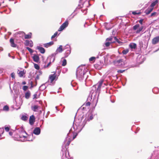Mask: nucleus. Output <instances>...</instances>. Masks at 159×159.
<instances>
[{
	"mask_svg": "<svg viewBox=\"0 0 159 159\" xmlns=\"http://www.w3.org/2000/svg\"><path fill=\"white\" fill-rule=\"evenodd\" d=\"M103 82V80H101L97 84L94 85L92 88L89 96L88 98V100H90L91 103L95 104V106L98 101L99 91Z\"/></svg>",
	"mask_w": 159,
	"mask_h": 159,
	"instance_id": "f257e3e1",
	"label": "nucleus"
},
{
	"mask_svg": "<svg viewBox=\"0 0 159 159\" xmlns=\"http://www.w3.org/2000/svg\"><path fill=\"white\" fill-rule=\"evenodd\" d=\"M76 126H78V127L76 126V128L75 129V127L74 126L73 128H71V129L69 131V132L67 134V137L66 138V140H65L64 142H65L67 140H69V137H70V134L72 132L73 134V140L74 139L77 135L80 132L83 128L84 126V124L83 125H79L78 124H76ZM70 141L68 140L67 141V144L69 145L70 143Z\"/></svg>",
	"mask_w": 159,
	"mask_h": 159,
	"instance_id": "f03ea898",
	"label": "nucleus"
},
{
	"mask_svg": "<svg viewBox=\"0 0 159 159\" xmlns=\"http://www.w3.org/2000/svg\"><path fill=\"white\" fill-rule=\"evenodd\" d=\"M88 72V69L84 66H80L77 69L76 77L79 80H83L87 72Z\"/></svg>",
	"mask_w": 159,
	"mask_h": 159,
	"instance_id": "7ed1b4c3",
	"label": "nucleus"
},
{
	"mask_svg": "<svg viewBox=\"0 0 159 159\" xmlns=\"http://www.w3.org/2000/svg\"><path fill=\"white\" fill-rule=\"evenodd\" d=\"M67 48L68 49L67 50L66 53L67 54V56L70 53V46L69 45H66L63 49L62 48V46L60 45L59 47L57 48L55 52L53 53V55H56L58 53L61 52L63 50Z\"/></svg>",
	"mask_w": 159,
	"mask_h": 159,
	"instance_id": "20e7f679",
	"label": "nucleus"
},
{
	"mask_svg": "<svg viewBox=\"0 0 159 159\" xmlns=\"http://www.w3.org/2000/svg\"><path fill=\"white\" fill-rule=\"evenodd\" d=\"M18 133H19V138H20V140L22 142L29 141L27 140V137L25 135H27V133L22 128H21L18 129Z\"/></svg>",
	"mask_w": 159,
	"mask_h": 159,
	"instance_id": "39448f33",
	"label": "nucleus"
},
{
	"mask_svg": "<svg viewBox=\"0 0 159 159\" xmlns=\"http://www.w3.org/2000/svg\"><path fill=\"white\" fill-rule=\"evenodd\" d=\"M56 55H53V53H52L51 56L48 57L47 60V62H48V63L47 65H45L44 66V68L48 67L50 65L51 63L54 62L55 59Z\"/></svg>",
	"mask_w": 159,
	"mask_h": 159,
	"instance_id": "423d86ee",
	"label": "nucleus"
},
{
	"mask_svg": "<svg viewBox=\"0 0 159 159\" xmlns=\"http://www.w3.org/2000/svg\"><path fill=\"white\" fill-rule=\"evenodd\" d=\"M115 65L119 67H123L126 64L125 61L122 59H120L114 61Z\"/></svg>",
	"mask_w": 159,
	"mask_h": 159,
	"instance_id": "0eeeda50",
	"label": "nucleus"
},
{
	"mask_svg": "<svg viewBox=\"0 0 159 159\" xmlns=\"http://www.w3.org/2000/svg\"><path fill=\"white\" fill-rule=\"evenodd\" d=\"M78 124V125H82L84 124V126L86 124V122L85 121H80V120H79L78 121L76 122L75 121V122H74L73 123V125L71 128H73L74 126L75 127V129L76 128V126L78 127V126H76V124Z\"/></svg>",
	"mask_w": 159,
	"mask_h": 159,
	"instance_id": "6e6552de",
	"label": "nucleus"
},
{
	"mask_svg": "<svg viewBox=\"0 0 159 159\" xmlns=\"http://www.w3.org/2000/svg\"><path fill=\"white\" fill-rule=\"evenodd\" d=\"M68 25V22L67 21H66L65 22L63 23L60 26V28L58 30V31H61L63 30L65 28L67 27Z\"/></svg>",
	"mask_w": 159,
	"mask_h": 159,
	"instance_id": "1a4fd4ad",
	"label": "nucleus"
},
{
	"mask_svg": "<svg viewBox=\"0 0 159 159\" xmlns=\"http://www.w3.org/2000/svg\"><path fill=\"white\" fill-rule=\"evenodd\" d=\"M40 128L39 127H36L34 130L33 133L35 135H38L40 134Z\"/></svg>",
	"mask_w": 159,
	"mask_h": 159,
	"instance_id": "9d476101",
	"label": "nucleus"
},
{
	"mask_svg": "<svg viewBox=\"0 0 159 159\" xmlns=\"http://www.w3.org/2000/svg\"><path fill=\"white\" fill-rule=\"evenodd\" d=\"M35 121V118L34 115H32L30 117L29 123L31 125H33Z\"/></svg>",
	"mask_w": 159,
	"mask_h": 159,
	"instance_id": "9b49d317",
	"label": "nucleus"
},
{
	"mask_svg": "<svg viewBox=\"0 0 159 159\" xmlns=\"http://www.w3.org/2000/svg\"><path fill=\"white\" fill-rule=\"evenodd\" d=\"M56 76V75L55 73L53 74H52L50 75L49 77V79L50 81V83H52L53 80L55 79Z\"/></svg>",
	"mask_w": 159,
	"mask_h": 159,
	"instance_id": "f8f14e48",
	"label": "nucleus"
},
{
	"mask_svg": "<svg viewBox=\"0 0 159 159\" xmlns=\"http://www.w3.org/2000/svg\"><path fill=\"white\" fill-rule=\"evenodd\" d=\"M25 44L26 45L29 46L31 47H33V43L31 40H26L25 41Z\"/></svg>",
	"mask_w": 159,
	"mask_h": 159,
	"instance_id": "ddd939ff",
	"label": "nucleus"
},
{
	"mask_svg": "<svg viewBox=\"0 0 159 159\" xmlns=\"http://www.w3.org/2000/svg\"><path fill=\"white\" fill-rule=\"evenodd\" d=\"M159 41V36H157L154 38L152 40V43L153 44H155Z\"/></svg>",
	"mask_w": 159,
	"mask_h": 159,
	"instance_id": "4468645a",
	"label": "nucleus"
},
{
	"mask_svg": "<svg viewBox=\"0 0 159 159\" xmlns=\"http://www.w3.org/2000/svg\"><path fill=\"white\" fill-rule=\"evenodd\" d=\"M104 25L106 29L107 30L111 29L113 26L111 24L106 23H105Z\"/></svg>",
	"mask_w": 159,
	"mask_h": 159,
	"instance_id": "2eb2a0df",
	"label": "nucleus"
},
{
	"mask_svg": "<svg viewBox=\"0 0 159 159\" xmlns=\"http://www.w3.org/2000/svg\"><path fill=\"white\" fill-rule=\"evenodd\" d=\"M153 9L152 7L150 6L145 11V13L146 14L148 15L150 13Z\"/></svg>",
	"mask_w": 159,
	"mask_h": 159,
	"instance_id": "dca6fc26",
	"label": "nucleus"
},
{
	"mask_svg": "<svg viewBox=\"0 0 159 159\" xmlns=\"http://www.w3.org/2000/svg\"><path fill=\"white\" fill-rule=\"evenodd\" d=\"M10 42L11 43V46L13 47H16V45L14 43V40L12 38L10 39Z\"/></svg>",
	"mask_w": 159,
	"mask_h": 159,
	"instance_id": "f3484780",
	"label": "nucleus"
},
{
	"mask_svg": "<svg viewBox=\"0 0 159 159\" xmlns=\"http://www.w3.org/2000/svg\"><path fill=\"white\" fill-rule=\"evenodd\" d=\"M53 43L54 42L53 41H51L49 43L44 44L43 45L45 47L47 48L52 45Z\"/></svg>",
	"mask_w": 159,
	"mask_h": 159,
	"instance_id": "a211bd4d",
	"label": "nucleus"
},
{
	"mask_svg": "<svg viewBox=\"0 0 159 159\" xmlns=\"http://www.w3.org/2000/svg\"><path fill=\"white\" fill-rule=\"evenodd\" d=\"M37 48L41 53H45V50L43 48L40 46H37Z\"/></svg>",
	"mask_w": 159,
	"mask_h": 159,
	"instance_id": "6ab92c4d",
	"label": "nucleus"
},
{
	"mask_svg": "<svg viewBox=\"0 0 159 159\" xmlns=\"http://www.w3.org/2000/svg\"><path fill=\"white\" fill-rule=\"evenodd\" d=\"M114 37L112 36L108 38H107L106 39V41L110 42L111 43H115V41L113 40V39Z\"/></svg>",
	"mask_w": 159,
	"mask_h": 159,
	"instance_id": "aec40b11",
	"label": "nucleus"
},
{
	"mask_svg": "<svg viewBox=\"0 0 159 159\" xmlns=\"http://www.w3.org/2000/svg\"><path fill=\"white\" fill-rule=\"evenodd\" d=\"M34 61L38 62L39 60V57L37 55H34L32 57Z\"/></svg>",
	"mask_w": 159,
	"mask_h": 159,
	"instance_id": "412c9836",
	"label": "nucleus"
},
{
	"mask_svg": "<svg viewBox=\"0 0 159 159\" xmlns=\"http://www.w3.org/2000/svg\"><path fill=\"white\" fill-rule=\"evenodd\" d=\"M46 84H42L39 87V90L41 91H43L46 88V86L45 85Z\"/></svg>",
	"mask_w": 159,
	"mask_h": 159,
	"instance_id": "4be33fe9",
	"label": "nucleus"
},
{
	"mask_svg": "<svg viewBox=\"0 0 159 159\" xmlns=\"http://www.w3.org/2000/svg\"><path fill=\"white\" fill-rule=\"evenodd\" d=\"M136 46V44L134 43H131L129 44V47L131 49H135Z\"/></svg>",
	"mask_w": 159,
	"mask_h": 159,
	"instance_id": "5701e85b",
	"label": "nucleus"
},
{
	"mask_svg": "<svg viewBox=\"0 0 159 159\" xmlns=\"http://www.w3.org/2000/svg\"><path fill=\"white\" fill-rule=\"evenodd\" d=\"M17 35L19 37H23V36L25 35V33L23 31H20L17 33Z\"/></svg>",
	"mask_w": 159,
	"mask_h": 159,
	"instance_id": "b1692460",
	"label": "nucleus"
},
{
	"mask_svg": "<svg viewBox=\"0 0 159 159\" xmlns=\"http://www.w3.org/2000/svg\"><path fill=\"white\" fill-rule=\"evenodd\" d=\"M158 0H156L155 1L152 3L150 6V7H152V8L153 9L154 6H155V5L158 3Z\"/></svg>",
	"mask_w": 159,
	"mask_h": 159,
	"instance_id": "393cba45",
	"label": "nucleus"
},
{
	"mask_svg": "<svg viewBox=\"0 0 159 159\" xmlns=\"http://www.w3.org/2000/svg\"><path fill=\"white\" fill-rule=\"evenodd\" d=\"M88 115V118L87 120H88L89 121L92 120L93 118V115L91 113H89L87 114Z\"/></svg>",
	"mask_w": 159,
	"mask_h": 159,
	"instance_id": "a878e982",
	"label": "nucleus"
},
{
	"mask_svg": "<svg viewBox=\"0 0 159 159\" xmlns=\"http://www.w3.org/2000/svg\"><path fill=\"white\" fill-rule=\"evenodd\" d=\"M114 38L115 41L116 42L119 44H122L123 43V42L121 40H120V39L117 38L116 37H114Z\"/></svg>",
	"mask_w": 159,
	"mask_h": 159,
	"instance_id": "bb28decb",
	"label": "nucleus"
},
{
	"mask_svg": "<svg viewBox=\"0 0 159 159\" xmlns=\"http://www.w3.org/2000/svg\"><path fill=\"white\" fill-rule=\"evenodd\" d=\"M28 118L27 116L24 115H22L21 118V119L22 120L25 121L27 120Z\"/></svg>",
	"mask_w": 159,
	"mask_h": 159,
	"instance_id": "cd10ccee",
	"label": "nucleus"
},
{
	"mask_svg": "<svg viewBox=\"0 0 159 159\" xmlns=\"http://www.w3.org/2000/svg\"><path fill=\"white\" fill-rule=\"evenodd\" d=\"M17 73L18 74L19 76L20 77H22L25 73L24 71L18 70Z\"/></svg>",
	"mask_w": 159,
	"mask_h": 159,
	"instance_id": "c85d7f7f",
	"label": "nucleus"
},
{
	"mask_svg": "<svg viewBox=\"0 0 159 159\" xmlns=\"http://www.w3.org/2000/svg\"><path fill=\"white\" fill-rule=\"evenodd\" d=\"M31 33H30L28 34H25V35H25V39H28L31 38Z\"/></svg>",
	"mask_w": 159,
	"mask_h": 159,
	"instance_id": "c756f323",
	"label": "nucleus"
},
{
	"mask_svg": "<svg viewBox=\"0 0 159 159\" xmlns=\"http://www.w3.org/2000/svg\"><path fill=\"white\" fill-rule=\"evenodd\" d=\"M38 108V106L37 105H34L32 107V110L34 111H37V110Z\"/></svg>",
	"mask_w": 159,
	"mask_h": 159,
	"instance_id": "7c9ffc66",
	"label": "nucleus"
},
{
	"mask_svg": "<svg viewBox=\"0 0 159 159\" xmlns=\"http://www.w3.org/2000/svg\"><path fill=\"white\" fill-rule=\"evenodd\" d=\"M62 159H69L68 157H67L66 156V153L64 152L63 153V155L62 157Z\"/></svg>",
	"mask_w": 159,
	"mask_h": 159,
	"instance_id": "2f4dec72",
	"label": "nucleus"
},
{
	"mask_svg": "<svg viewBox=\"0 0 159 159\" xmlns=\"http://www.w3.org/2000/svg\"><path fill=\"white\" fill-rule=\"evenodd\" d=\"M25 97L26 98L28 99L30 96V92H26L25 94Z\"/></svg>",
	"mask_w": 159,
	"mask_h": 159,
	"instance_id": "473e14b6",
	"label": "nucleus"
},
{
	"mask_svg": "<svg viewBox=\"0 0 159 159\" xmlns=\"http://www.w3.org/2000/svg\"><path fill=\"white\" fill-rule=\"evenodd\" d=\"M139 27V24H137L135 25H134L133 27V29L134 30H136Z\"/></svg>",
	"mask_w": 159,
	"mask_h": 159,
	"instance_id": "72a5a7b5",
	"label": "nucleus"
},
{
	"mask_svg": "<svg viewBox=\"0 0 159 159\" xmlns=\"http://www.w3.org/2000/svg\"><path fill=\"white\" fill-rule=\"evenodd\" d=\"M143 26H142L141 27L139 28L136 31V33H139L142 30L143 28Z\"/></svg>",
	"mask_w": 159,
	"mask_h": 159,
	"instance_id": "f704fd0d",
	"label": "nucleus"
},
{
	"mask_svg": "<svg viewBox=\"0 0 159 159\" xmlns=\"http://www.w3.org/2000/svg\"><path fill=\"white\" fill-rule=\"evenodd\" d=\"M129 52V50L128 49H126L123 50L122 52V53L123 54L125 55L127 54L128 52Z\"/></svg>",
	"mask_w": 159,
	"mask_h": 159,
	"instance_id": "c9c22d12",
	"label": "nucleus"
},
{
	"mask_svg": "<svg viewBox=\"0 0 159 159\" xmlns=\"http://www.w3.org/2000/svg\"><path fill=\"white\" fill-rule=\"evenodd\" d=\"M4 132V129L2 128H0V137L2 136V134H3Z\"/></svg>",
	"mask_w": 159,
	"mask_h": 159,
	"instance_id": "e433bc0d",
	"label": "nucleus"
},
{
	"mask_svg": "<svg viewBox=\"0 0 159 159\" xmlns=\"http://www.w3.org/2000/svg\"><path fill=\"white\" fill-rule=\"evenodd\" d=\"M66 64V59H64L62 61V66H65Z\"/></svg>",
	"mask_w": 159,
	"mask_h": 159,
	"instance_id": "4c0bfd02",
	"label": "nucleus"
},
{
	"mask_svg": "<svg viewBox=\"0 0 159 159\" xmlns=\"http://www.w3.org/2000/svg\"><path fill=\"white\" fill-rule=\"evenodd\" d=\"M106 42L104 44L106 47H108L109 46L111 43L108 41H106Z\"/></svg>",
	"mask_w": 159,
	"mask_h": 159,
	"instance_id": "58836bf2",
	"label": "nucleus"
},
{
	"mask_svg": "<svg viewBox=\"0 0 159 159\" xmlns=\"http://www.w3.org/2000/svg\"><path fill=\"white\" fill-rule=\"evenodd\" d=\"M132 14L134 15H139L140 14V13L139 11L137 12V11H133L132 12Z\"/></svg>",
	"mask_w": 159,
	"mask_h": 159,
	"instance_id": "ea45409f",
	"label": "nucleus"
},
{
	"mask_svg": "<svg viewBox=\"0 0 159 159\" xmlns=\"http://www.w3.org/2000/svg\"><path fill=\"white\" fill-rule=\"evenodd\" d=\"M34 68L36 70H38L39 69V67L38 64L34 63Z\"/></svg>",
	"mask_w": 159,
	"mask_h": 159,
	"instance_id": "a19ab883",
	"label": "nucleus"
},
{
	"mask_svg": "<svg viewBox=\"0 0 159 159\" xmlns=\"http://www.w3.org/2000/svg\"><path fill=\"white\" fill-rule=\"evenodd\" d=\"M26 49L28 50L30 53H32L33 52V50L30 48L28 47H26Z\"/></svg>",
	"mask_w": 159,
	"mask_h": 159,
	"instance_id": "79ce46f5",
	"label": "nucleus"
},
{
	"mask_svg": "<svg viewBox=\"0 0 159 159\" xmlns=\"http://www.w3.org/2000/svg\"><path fill=\"white\" fill-rule=\"evenodd\" d=\"M57 34H58V33L57 32H56L54 34H53V35H52V37H51V39H53V38H54L57 35Z\"/></svg>",
	"mask_w": 159,
	"mask_h": 159,
	"instance_id": "37998d69",
	"label": "nucleus"
},
{
	"mask_svg": "<svg viewBox=\"0 0 159 159\" xmlns=\"http://www.w3.org/2000/svg\"><path fill=\"white\" fill-rule=\"evenodd\" d=\"M11 77L13 79H15V74L14 72H12L11 74Z\"/></svg>",
	"mask_w": 159,
	"mask_h": 159,
	"instance_id": "c03bdc74",
	"label": "nucleus"
},
{
	"mask_svg": "<svg viewBox=\"0 0 159 159\" xmlns=\"http://www.w3.org/2000/svg\"><path fill=\"white\" fill-rule=\"evenodd\" d=\"M28 87L27 86H24L23 87V89L24 91H26L28 89Z\"/></svg>",
	"mask_w": 159,
	"mask_h": 159,
	"instance_id": "a18cd8bd",
	"label": "nucleus"
},
{
	"mask_svg": "<svg viewBox=\"0 0 159 159\" xmlns=\"http://www.w3.org/2000/svg\"><path fill=\"white\" fill-rule=\"evenodd\" d=\"M91 104V103L90 102H86V103H85L84 105H85L86 106H90V104Z\"/></svg>",
	"mask_w": 159,
	"mask_h": 159,
	"instance_id": "49530a36",
	"label": "nucleus"
},
{
	"mask_svg": "<svg viewBox=\"0 0 159 159\" xmlns=\"http://www.w3.org/2000/svg\"><path fill=\"white\" fill-rule=\"evenodd\" d=\"M95 59V57H92L89 58V60L90 61H94Z\"/></svg>",
	"mask_w": 159,
	"mask_h": 159,
	"instance_id": "de8ad7c7",
	"label": "nucleus"
},
{
	"mask_svg": "<svg viewBox=\"0 0 159 159\" xmlns=\"http://www.w3.org/2000/svg\"><path fill=\"white\" fill-rule=\"evenodd\" d=\"M82 11L83 13H84V14H86L87 13V8L84 9V10H82Z\"/></svg>",
	"mask_w": 159,
	"mask_h": 159,
	"instance_id": "09e8293b",
	"label": "nucleus"
},
{
	"mask_svg": "<svg viewBox=\"0 0 159 159\" xmlns=\"http://www.w3.org/2000/svg\"><path fill=\"white\" fill-rule=\"evenodd\" d=\"M5 129L6 131L8 132L9 130V128L8 127H5Z\"/></svg>",
	"mask_w": 159,
	"mask_h": 159,
	"instance_id": "8fccbe9b",
	"label": "nucleus"
},
{
	"mask_svg": "<svg viewBox=\"0 0 159 159\" xmlns=\"http://www.w3.org/2000/svg\"><path fill=\"white\" fill-rule=\"evenodd\" d=\"M156 14H157V13L156 12H153L152 13H151V16H155L156 15Z\"/></svg>",
	"mask_w": 159,
	"mask_h": 159,
	"instance_id": "3c124183",
	"label": "nucleus"
},
{
	"mask_svg": "<svg viewBox=\"0 0 159 159\" xmlns=\"http://www.w3.org/2000/svg\"><path fill=\"white\" fill-rule=\"evenodd\" d=\"M143 20L142 19H140L139 20V22L141 24H143Z\"/></svg>",
	"mask_w": 159,
	"mask_h": 159,
	"instance_id": "603ef678",
	"label": "nucleus"
},
{
	"mask_svg": "<svg viewBox=\"0 0 159 159\" xmlns=\"http://www.w3.org/2000/svg\"><path fill=\"white\" fill-rule=\"evenodd\" d=\"M8 108H9L7 106H5L3 108V109L4 110H8Z\"/></svg>",
	"mask_w": 159,
	"mask_h": 159,
	"instance_id": "864d4df0",
	"label": "nucleus"
},
{
	"mask_svg": "<svg viewBox=\"0 0 159 159\" xmlns=\"http://www.w3.org/2000/svg\"><path fill=\"white\" fill-rule=\"evenodd\" d=\"M125 71V70H120L117 71L118 73H122Z\"/></svg>",
	"mask_w": 159,
	"mask_h": 159,
	"instance_id": "5fc2aeb1",
	"label": "nucleus"
},
{
	"mask_svg": "<svg viewBox=\"0 0 159 159\" xmlns=\"http://www.w3.org/2000/svg\"><path fill=\"white\" fill-rule=\"evenodd\" d=\"M156 89L158 90V89L157 88H155V89H153V90H152V91H153V92H154V93H155V90Z\"/></svg>",
	"mask_w": 159,
	"mask_h": 159,
	"instance_id": "6e6d98bb",
	"label": "nucleus"
},
{
	"mask_svg": "<svg viewBox=\"0 0 159 159\" xmlns=\"http://www.w3.org/2000/svg\"><path fill=\"white\" fill-rule=\"evenodd\" d=\"M9 134L11 136L12 135V132L11 131H10L9 133Z\"/></svg>",
	"mask_w": 159,
	"mask_h": 159,
	"instance_id": "4d7b16f0",
	"label": "nucleus"
},
{
	"mask_svg": "<svg viewBox=\"0 0 159 159\" xmlns=\"http://www.w3.org/2000/svg\"><path fill=\"white\" fill-rule=\"evenodd\" d=\"M39 79V77L38 75H37V76L36 77V80H38Z\"/></svg>",
	"mask_w": 159,
	"mask_h": 159,
	"instance_id": "13d9d810",
	"label": "nucleus"
},
{
	"mask_svg": "<svg viewBox=\"0 0 159 159\" xmlns=\"http://www.w3.org/2000/svg\"><path fill=\"white\" fill-rule=\"evenodd\" d=\"M26 82L25 81H23L22 83V84H26Z\"/></svg>",
	"mask_w": 159,
	"mask_h": 159,
	"instance_id": "bf43d9fd",
	"label": "nucleus"
},
{
	"mask_svg": "<svg viewBox=\"0 0 159 159\" xmlns=\"http://www.w3.org/2000/svg\"><path fill=\"white\" fill-rule=\"evenodd\" d=\"M87 3V4H89V5H90V4H89V1H86V2H85V3Z\"/></svg>",
	"mask_w": 159,
	"mask_h": 159,
	"instance_id": "052dcab7",
	"label": "nucleus"
},
{
	"mask_svg": "<svg viewBox=\"0 0 159 159\" xmlns=\"http://www.w3.org/2000/svg\"><path fill=\"white\" fill-rule=\"evenodd\" d=\"M36 96H37V94H35L34 95V98H36Z\"/></svg>",
	"mask_w": 159,
	"mask_h": 159,
	"instance_id": "680f3d73",
	"label": "nucleus"
},
{
	"mask_svg": "<svg viewBox=\"0 0 159 159\" xmlns=\"http://www.w3.org/2000/svg\"><path fill=\"white\" fill-rule=\"evenodd\" d=\"M55 108H56V109L57 110V106Z\"/></svg>",
	"mask_w": 159,
	"mask_h": 159,
	"instance_id": "e2e57ef3",
	"label": "nucleus"
},
{
	"mask_svg": "<svg viewBox=\"0 0 159 159\" xmlns=\"http://www.w3.org/2000/svg\"><path fill=\"white\" fill-rule=\"evenodd\" d=\"M44 0H43V2H44Z\"/></svg>",
	"mask_w": 159,
	"mask_h": 159,
	"instance_id": "0e129e2a",
	"label": "nucleus"
},
{
	"mask_svg": "<svg viewBox=\"0 0 159 159\" xmlns=\"http://www.w3.org/2000/svg\"><path fill=\"white\" fill-rule=\"evenodd\" d=\"M1 3H0V6H1Z\"/></svg>",
	"mask_w": 159,
	"mask_h": 159,
	"instance_id": "69168bd1",
	"label": "nucleus"
},
{
	"mask_svg": "<svg viewBox=\"0 0 159 159\" xmlns=\"http://www.w3.org/2000/svg\"><path fill=\"white\" fill-rule=\"evenodd\" d=\"M81 1V0H80V1Z\"/></svg>",
	"mask_w": 159,
	"mask_h": 159,
	"instance_id": "338daca9",
	"label": "nucleus"
}]
</instances>
